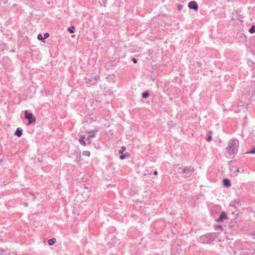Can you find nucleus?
<instances>
[{
	"label": "nucleus",
	"instance_id": "15",
	"mask_svg": "<svg viewBox=\"0 0 255 255\" xmlns=\"http://www.w3.org/2000/svg\"><path fill=\"white\" fill-rule=\"evenodd\" d=\"M129 156V154L128 153H127L126 154H122L120 155V158L121 160H123L126 158V156Z\"/></svg>",
	"mask_w": 255,
	"mask_h": 255
},
{
	"label": "nucleus",
	"instance_id": "31",
	"mask_svg": "<svg viewBox=\"0 0 255 255\" xmlns=\"http://www.w3.org/2000/svg\"><path fill=\"white\" fill-rule=\"evenodd\" d=\"M0 253L2 252H4L5 250H4L2 248H0Z\"/></svg>",
	"mask_w": 255,
	"mask_h": 255
},
{
	"label": "nucleus",
	"instance_id": "1",
	"mask_svg": "<svg viewBox=\"0 0 255 255\" xmlns=\"http://www.w3.org/2000/svg\"><path fill=\"white\" fill-rule=\"evenodd\" d=\"M239 141L236 138L230 140L227 147L226 148L225 155L228 157L234 155L238 153Z\"/></svg>",
	"mask_w": 255,
	"mask_h": 255
},
{
	"label": "nucleus",
	"instance_id": "25",
	"mask_svg": "<svg viewBox=\"0 0 255 255\" xmlns=\"http://www.w3.org/2000/svg\"><path fill=\"white\" fill-rule=\"evenodd\" d=\"M131 61L135 64H136L137 62V60L135 58H132L131 59Z\"/></svg>",
	"mask_w": 255,
	"mask_h": 255
},
{
	"label": "nucleus",
	"instance_id": "35",
	"mask_svg": "<svg viewBox=\"0 0 255 255\" xmlns=\"http://www.w3.org/2000/svg\"><path fill=\"white\" fill-rule=\"evenodd\" d=\"M236 171H237V172H240V170H239V169H237V170H236Z\"/></svg>",
	"mask_w": 255,
	"mask_h": 255
},
{
	"label": "nucleus",
	"instance_id": "34",
	"mask_svg": "<svg viewBox=\"0 0 255 255\" xmlns=\"http://www.w3.org/2000/svg\"><path fill=\"white\" fill-rule=\"evenodd\" d=\"M208 132H209V133L210 134H212V131H211V130H209Z\"/></svg>",
	"mask_w": 255,
	"mask_h": 255
},
{
	"label": "nucleus",
	"instance_id": "24",
	"mask_svg": "<svg viewBox=\"0 0 255 255\" xmlns=\"http://www.w3.org/2000/svg\"><path fill=\"white\" fill-rule=\"evenodd\" d=\"M212 136L211 135H210L209 136H208V137L207 138V141L209 142L211 140H212Z\"/></svg>",
	"mask_w": 255,
	"mask_h": 255
},
{
	"label": "nucleus",
	"instance_id": "23",
	"mask_svg": "<svg viewBox=\"0 0 255 255\" xmlns=\"http://www.w3.org/2000/svg\"><path fill=\"white\" fill-rule=\"evenodd\" d=\"M49 34L48 33H47H47H44V37H43V38H44V39H46V38H47L48 37H49Z\"/></svg>",
	"mask_w": 255,
	"mask_h": 255
},
{
	"label": "nucleus",
	"instance_id": "32",
	"mask_svg": "<svg viewBox=\"0 0 255 255\" xmlns=\"http://www.w3.org/2000/svg\"><path fill=\"white\" fill-rule=\"evenodd\" d=\"M153 174L154 175H156L158 174V172L157 171H154Z\"/></svg>",
	"mask_w": 255,
	"mask_h": 255
},
{
	"label": "nucleus",
	"instance_id": "4",
	"mask_svg": "<svg viewBox=\"0 0 255 255\" xmlns=\"http://www.w3.org/2000/svg\"><path fill=\"white\" fill-rule=\"evenodd\" d=\"M24 115L25 118L28 120V125L35 122L36 119L32 113H29L27 111H25Z\"/></svg>",
	"mask_w": 255,
	"mask_h": 255
},
{
	"label": "nucleus",
	"instance_id": "12",
	"mask_svg": "<svg viewBox=\"0 0 255 255\" xmlns=\"http://www.w3.org/2000/svg\"><path fill=\"white\" fill-rule=\"evenodd\" d=\"M149 94L148 91H145L142 94V98L143 99L147 98L149 97Z\"/></svg>",
	"mask_w": 255,
	"mask_h": 255
},
{
	"label": "nucleus",
	"instance_id": "8",
	"mask_svg": "<svg viewBox=\"0 0 255 255\" xmlns=\"http://www.w3.org/2000/svg\"><path fill=\"white\" fill-rule=\"evenodd\" d=\"M22 134V129L20 128H18L16 129L14 134L17 137H20Z\"/></svg>",
	"mask_w": 255,
	"mask_h": 255
},
{
	"label": "nucleus",
	"instance_id": "33",
	"mask_svg": "<svg viewBox=\"0 0 255 255\" xmlns=\"http://www.w3.org/2000/svg\"><path fill=\"white\" fill-rule=\"evenodd\" d=\"M25 207H27L28 206V203H26L24 204Z\"/></svg>",
	"mask_w": 255,
	"mask_h": 255
},
{
	"label": "nucleus",
	"instance_id": "13",
	"mask_svg": "<svg viewBox=\"0 0 255 255\" xmlns=\"http://www.w3.org/2000/svg\"><path fill=\"white\" fill-rule=\"evenodd\" d=\"M82 154L84 156L89 157L90 156L91 153L89 150H85L82 152Z\"/></svg>",
	"mask_w": 255,
	"mask_h": 255
},
{
	"label": "nucleus",
	"instance_id": "14",
	"mask_svg": "<svg viewBox=\"0 0 255 255\" xmlns=\"http://www.w3.org/2000/svg\"><path fill=\"white\" fill-rule=\"evenodd\" d=\"M249 31L250 33L252 34L255 33V25H252L250 28Z\"/></svg>",
	"mask_w": 255,
	"mask_h": 255
},
{
	"label": "nucleus",
	"instance_id": "9",
	"mask_svg": "<svg viewBox=\"0 0 255 255\" xmlns=\"http://www.w3.org/2000/svg\"><path fill=\"white\" fill-rule=\"evenodd\" d=\"M231 181L229 179L225 178L223 179V185L226 187H229L231 186Z\"/></svg>",
	"mask_w": 255,
	"mask_h": 255
},
{
	"label": "nucleus",
	"instance_id": "6",
	"mask_svg": "<svg viewBox=\"0 0 255 255\" xmlns=\"http://www.w3.org/2000/svg\"><path fill=\"white\" fill-rule=\"evenodd\" d=\"M98 132L97 129H94L93 130L87 131L86 132L88 133V135L87 137V140H89L92 138H94L96 136V133Z\"/></svg>",
	"mask_w": 255,
	"mask_h": 255
},
{
	"label": "nucleus",
	"instance_id": "16",
	"mask_svg": "<svg viewBox=\"0 0 255 255\" xmlns=\"http://www.w3.org/2000/svg\"><path fill=\"white\" fill-rule=\"evenodd\" d=\"M221 209V207L219 205H215L213 207V211H216V210H220Z\"/></svg>",
	"mask_w": 255,
	"mask_h": 255
},
{
	"label": "nucleus",
	"instance_id": "27",
	"mask_svg": "<svg viewBox=\"0 0 255 255\" xmlns=\"http://www.w3.org/2000/svg\"><path fill=\"white\" fill-rule=\"evenodd\" d=\"M197 64L198 67H200L201 66V64L200 62H197Z\"/></svg>",
	"mask_w": 255,
	"mask_h": 255
},
{
	"label": "nucleus",
	"instance_id": "17",
	"mask_svg": "<svg viewBox=\"0 0 255 255\" xmlns=\"http://www.w3.org/2000/svg\"><path fill=\"white\" fill-rule=\"evenodd\" d=\"M75 29V26H71L69 27H68V31L70 33H73L74 32V29Z\"/></svg>",
	"mask_w": 255,
	"mask_h": 255
},
{
	"label": "nucleus",
	"instance_id": "28",
	"mask_svg": "<svg viewBox=\"0 0 255 255\" xmlns=\"http://www.w3.org/2000/svg\"><path fill=\"white\" fill-rule=\"evenodd\" d=\"M123 152H124V151H123V150H119V153L120 154V155H121V154H124V153H123Z\"/></svg>",
	"mask_w": 255,
	"mask_h": 255
},
{
	"label": "nucleus",
	"instance_id": "19",
	"mask_svg": "<svg viewBox=\"0 0 255 255\" xmlns=\"http://www.w3.org/2000/svg\"><path fill=\"white\" fill-rule=\"evenodd\" d=\"M246 153H247V154H254V153H255V147H254L253 148V149H252L251 150H250L249 151H247L246 152Z\"/></svg>",
	"mask_w": 255,
	"mask_h": 255
},
{
	"label": "nucleus",
	"instance_id": "5",
	"mask_svg": "<svg viewBox=\"0 0 255 255\" xmlns=\"http://www.w3.org/2000/svg\"><path fill=\"white\" fill-rule=\"evenodd\" d=\"M188 7L190 9H193L195 11L198 9V5L195 1H191L188 3Z\"/></svg>",
	"mask_w": 255,
	"mask_h": 255
},
{
	"label": "nucleus",
	"instance_id": "3",
	"mask_svg": "<svg viewBox=\"0 0 255 255\" xmlns=\"http://www.w3.org/2000/svg\"><path fill=\"white\" fill-rule=\"evenodd\" d=\"M194 171V168L191 166H186L184 168L180 167L178 169V172L179 174H185L188 176H190Z\"/></svg>",
	"mask_w": 255,
	"mask_h": 255
},
{
	"label": "nucleus",
	"instance_id": "18",
	"mask_svg": "<svg viewBox=\"0 0 255 255\" xmlns=\"http://www.w3.org/2000/svg\"><path fill=\"white\" fill-rule=\"evenodd\" d=\"M81 155L80 153H77L76 156V161L78 162L81 160Z\"/></svg>",
	"mask_w": 255,
	"mask_h": 255
},
{
	"label": "nucleus",
	"instance_id": "29",
	"mask_svg": "<svg viewBox=\"0 0 255 255\" xmlns=\"http://www.w3.org/2000/svg\"><path fill=\"white\" fill-rule=\"evenodd\" d=\"M0 255H6V252L1 253Z\"/></svg>",
	"mask_w": 255,
	"mask_h": 255
},
{
	"label": "nucleus",
	"instance_id": "7",
	"mask_svg": "<svg viewBox=\"0 0 255 255\" xmlns=\"http://www.w3.org/2000/svg\"><path fill=\"white\" fill-rule=\"evenodd\" d=\"M228 218L227 215L225 212H222L220 214L219 217L216 220V221L218 222H221L224 220L227 219Z\"/></svg>",
	"mask_w": 255,
	"mask_h": 255
},
{
	"label": "nucleus",
	"instance_id": "20",
	"mask_svg": "<svg viewBox=\"0 0 255 255\" xmlns=\"http://www.w3.org/2000/svg\"><path fill=\"white\" fill-rule=\"evenodd\" d=\"M214 228H215V229L216 230H219V229L222 230V229H223V227L222 225H216V226H215Z\"/></svg>",
	"mask_w": 255,
	"mask_h": 255
},
{
	"label": "nucleus",
	"instance_id": "21",
	"mask_svg": "<svg viewBox=\"0 0 255 255\" xmlns=\"http://www.w3.org/2000/svg\"><path fill=\"white\" fill-rule=\"evenodd\" d=\"M37 39L39 40H40V41H42L44 40V38L42 36V35L41 34H39L37 36Z\"/></svg>",
	"mask_w": 255,
	"mask_h": 255
},
{
	"label": "nucleus",
	"instance_id": "2",
	"mask_svg": "<svg viewBox=\"0 0 255 255\" xmlns=\"http://www.w3.org/2000/svg\"><path fill=\"white\" fill-rule=\"evenodd\" d=\"M215 238V233H208L200 236L198 239V241L202 244H211Z\"/></svg>",
	"mask_w": 255,
	"mask_h": 255
},
{
	"label": "nucleus",
	"instance_id": "11",
	"mask_svg": "<svg viewBox=\"0 0 255 255\" xmlns=\"http://www.w3.org/2000/svg\"><path fill=\"white\" fill-rule=\"evenodd\" d=\"M56 240L55 238H52V239H49L48 241V244L49 245L52 246L56 243Z\"/></svg>",
	"mask_w": 255,
	"mask_h": 255
},
{
	"label": "nucleus",
	"instance_id": "10",
	"mask_svg": "<svg viewBox=\"0 0 255 255\" xmlns=\"http://www.w3.org/2000/svg\"><path fill=\"white\" fill-rule=\"evenodd\" d=\"M85 139V136L84 135L80 136V139H79L80 143L84 146L86 145V143L85 141L84 140Z\"/></svg>",
	"mask_w": 255,
	"mask_h": 255
},
{
	"label": "nucleus",
	"instance_id": "22",
	"mask_svg": "<svg viewBox=\"0 0 255 255\" xmlns=\"http://www.w3.org/2000/svg\"><path fill=\"white\" fill-rule=\"evenodd\" d=\"M98 78V77L95 76V77H94L93 78V80L91 81V82H92V84H95V83H96V81H97Z\"/></svg>",
	"mask_w": 255,
	"mask_h": 255
},
{
	"label": "nucleus",
	"instance_id": "30",
	"mask_svg": "<svg viewBox=\"0 0 255 255\" xmlns=\"http://www.w3.org/2000/svg\"><path fill=\"white\" fill-rule=\"evenodd\" d=\"M125 149H126V147H125V146H123L121 147V150H123V151H124V150H125Z\"/></svg>",
	"mask_w": 255,
	"mask_h": 255
},
{
	"label": "nucleus",
	"instance_id": "26",
	"mask_svg": "<svg viewBox=\"0 0 255 255\" xmlns=\"http://www.w3.org/2000/svg\"><path fill=\"white\" fill-rule=\"evenodd\" d=\"M182 5L180 4H178L177 6V8L179 10H181L182 9Z\"/></svg>",
	"mask_w": 255,
	"mask_h": 255
}]
</instances>
